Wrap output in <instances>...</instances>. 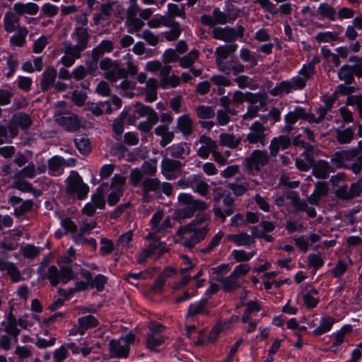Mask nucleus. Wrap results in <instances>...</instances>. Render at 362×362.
I'll return each instance as SVG.
<instances>
[{
	"mask_svg": "<svg viewBox=\"0 0 362 362\" xmlns=\"http://www.w3.org/2000/svg\"><path fill=\"white\" fill-rule=\"evenodd\" d=\"M65 192L69 196H76L78 199L83 200L89 192V187L83 182L82 177L76 171H71L65 180Z\"/></svg>",
	"mask_w": 362,
	"mask_h": 362,
	"instance_id": "obj_4",
	"label": "nucleus"
},
{
	"mask_svg": "<svg viewBox=\"0 0 362 362\" xmlns=\"http://www.w3.org/2000/svg\"><path fill=\"white\" fill-rule=\"evenodd\" d=\"M168 13L173 18H175V17H180L182 19H185L186 16H187L186 13H185V4L178 6L175 4H168Z\"/></svg>",
	"mask_w": 362,
	"mask_h": 362,
	"instance_id": "obj_50",
	"label": "nucleus"
},
{
	"mask_svg": "<svg viewBox=\"0 0 362 362\" xmlns=\"http://www.w3.org/2000/svg\"><path fill=\"white\" fill-rule=\"evenodd\" d=\"M64 48L65 54L72 56L76 59L81 57V52L85 49L78 45H72L71 43H65Z\"/></svg>",
	"mask_w": 362,
	"mask_h": 362,
	"instance_id": "obj_60",
	"label": "nucleus"
},
{
	"mask_svg": "<svg viewBox=\"0 0 362 362\" xmlns=\"http://www.w3.org/2000/svg\"><path fill=\"white\" fill-rule=\"evenodd\" d=\"M199 52L197 49L190 51L187 55L180 59V65L182 68H191L193 64L197 60Z\"/></svg>",
	"mask_w": 362,
	"mask_h": 362,
	"instance_id": "obj_45",
	"label": "nucleus"
},
{
	"mask_svg": "<svg viewBox=\"0 0 362 362\" xmlns=\"http://www.w3.org/2000/svg\"><path fill=\"white\" fill-rule=\"evenodd\" d=\"M228 238L238 246H247L255 243V237L253 235H250L243 232L238 234L230 235Z\"/></svg>",
	"mask_w": 362,
	"mask_h": 362,
	"instance_id": "obj_37",
	"label": "nucleus"
},
{
	"mask_svg": "<svg viewBox=\"0 0 362 362\" xmlns=\"http://www.w3.org/2000/svg\"><path fill=\"white\" fill-rule=\"evenodd\" d=\"M308 263L310 267L317 271L324 265L325 262L319 254H310L308 257Z\"/></svg>",
	"mask_w": 362,
	"mask_h": 362,
	"instance_id": "obj_61",
	"label": "nucleus"
},
{
	"mask_svg": "<svg viewBox=\"0 0 362 362\" xmlns=\"http://www.w3.org/2000/svg\"><path fill=\"white\" fill-rule=\"evenodd\" d=\"M255 4H258L261 8L272 16H276L280 11L282 15H290L292 11L291 4L286 3L281 4L278 8L270 0H254Z\"/></svg>",
	"mask_w": 362,
	"mask_h": 362,
	"instance_id": "obj_12",
	"label": "nucleus"
},
{
	"mask_svg": "<svg viewBox=\"0 0 362 362\" xmlns=\"http://www.w3.org/2000/svg\"><path fill=\"white\" fill-rule=\"evenodd\" d=\"M136 112L139 117L147 116V119H149L151 122L159 120V116L158 113L150 106L145 105L141 103H136L135 104Z\"/></svg>",
	"mask_w": 362,
	"mask_h": 362,
	"instance_id": "obj_32",
	"label": "nucleus"
},
{
	"mask_svg": "<svg viewBox=\"0 0 362 362\" xmlns=\"http://www.w3.org/2000/svg\"><path fill=\"white\" fill-rule=\"evenodd\" d=\"M182 166L180 160L165 158L161 162V172L166 179L171 180L175 177L173 173L180 171Z\"/></svg>",
	"mask_w": 362,
	"mask_h": 362,
	"instance_id": "obj_15",
	"label": "nucleus"
},
{
	"mask_svg": "<svg viewBox=\"0 0 362 362\" xmlns=\"http://www.w3.org/2000/svg\"><path fill=\"white\" fill-rule=\"evenodd\" d=\"M158 86V81L154 78H151L146 81L145 88V100L146 102L152 103L156 100Z\"/></svg>",
	"mask_w": 362,
	"mask_h": 362,
	"instance_id": "obj_33",
	"label": "nucleus"
},
{
	"mask_svg": "<svg viewBox=\"0 0 362 362\" xmlns=\"http://www.w3.org/2000/svg\"><path fill=\"white\" fill-rule=\"evenodd\" d=\"M170 28L171 29L169 31L163 33V35L167 41L176 40L180 37L182 32L180 24L177 23Z\"/></svg>",
	"mask_w": 362,
	"mask_h": 362,
	"instance_id": "obj_56",
	"label": "nucleus"
},
{
	"mask_svg": "<svg viewBox=\"0 0 362 362\" xmlns=\"http://www.w3.org/2000/svg\"><path fill=\"white\" fill-rule=\"evenodd\" d=\"M125 184L126 177L116 174L111 179L110 189L116 191L124 190Z\"/></svg>",
	"mask_w": 362,
	"mask_h": 362,
	"instance_id": "obj_58",
	"label": "nucleus"
},
{
	"mask_svg": "<svg viewBox=\"0 0 362 362\" xmlns=\"http://www.w3.org/2000/svg\"><path fill=\"white\" fill-rule=\"evenodd\" d=\"M97 226L96 221H93L90 223H83L80 228L79 232L77 234L73 235V239L75 242L81 240L83 235L89 234Z\"/></svg>",
	"mask_w": 362,
	"mask_h": 362,
	"instance_id": "obj_51",
	"label": "nucleus"
},
{
	"mask_svg": "<svg viewBox=\"0 0 362 362\" xmlns=\"http://www.w3.org/2000/svg\"><path fill=\"white\" fill-rule=\"evenodd\" d=\"M28 33V29L25 27L19 28L17 34L11 37V43L18 47L23 46Z\"/></svg>",
	"mask_w": 362,
	"mask_h": 362,
	"instance_id": "obj_52",
	"label": "nucleus"
},
{
	"mask_svg": "<svg viewBox=\"0 0 362 362\" xmlns=\"http://www.w3.org/2000/svg\"><path fill=\"white\" fill-rule=\"evenodd\" d=\"M223 203L224 206L223 211L219 206H214L213 211L216 218H219L222 223H224L226 216L232 215L235 211L236 208L235 199L230 194L226 195L223 199Z\"/></svg>",
	"mask_w": 362,
	"mask_h": 362,
	"instance_id": "obj_13",
	"label": "nucleus"
},
{
	"mask_svg": "<svg viewBox=\"0 0 362 362\" xmlns=\"http://www.w3.org/2000/svg\"><path fill=\"white\" fill-rule=\"evenodd\" d=\"M223 236H224V233L222 231H219L212 238L210 243L206 247L200 250V252L204 254L210 253L211 251L214 250V249L216 246H218L220 244Z\"/></svg>",
	"mask_w": 362,
	"mask_h": 362,
	"instance_id": "obj_55",
	"label": "nucleus"
},
{
	"mask_svg": "<svg viewBox=\"0 0 362 362\" xmlns=\"http://www.w3.org/2000/svg\"><path fill=\"white\" fill-rule=\"evenodd\" d=\"M230 323V321L217 322L211 330L207 337V341L214 343L218 338L220 333L229 327Z\"/></svg>",
	"mask_w": 362,
	"mask_h": 362,
	"instance_id": "obj_39",
	"label": "nucleus"
},
{
	"mask_svg": "<svg viewBox=\"0 0 362 362\" xmlns=\"http://www.w3.org/2000/svg\"><path fill=\"white\" fill-rule=\"evenodd\" d=\"M335 139L340 144H350L354 139V132L351 127L344 129H336Z\"/></svg>",
	"mask_w": 362,
	"mask_h": 362,
	"instance_id": "obj_35",
	"label": "nucleus"
},
{
	"mask_svg": "<svg viewBox=\"0 0 362 362\" xmlns=\"http://www.w3.org/2000/svg\"><path fill=\"white\" fill-rule=\"evenodd\" d=\"M114 49V44L111 40H104L91 52V57L100 59L105 53L111 52Z\"/></svg>",
	"mask_w": 362,
	"mask_h": 362,
	"instance_id": "obj_30",
	"label": "nucleus"
},
{
	"mask_svg": "<svg viewBox=\"0 0 362 362\" xmlns=\"http://www.w3.org/2000/svg\"><path fill=\"white\" fill-rule=\"evenodd\" d=\"M45 277L52 286H57L59 283L66 284L75 279V274L69 266H62L59 269L54 265L48 267Z\"/></svg>",
	"mask_w": 362,
	"mask_h": 362,
	"instance_id": "obj_5",
	"label": "nucleus"
},
{
	"mask_svg": "<svg viewBox=\"0 0 362 362\" xmlns=\"http://www.w3.org/2000/svg\"><path fill=\"white\" fill-rule=\"evenodd\" d=\"M100 68L105 71L104 77L110 82H116L122 78L128 76L127 70L110 58L103 59L100 62Z\"/></svg>",
	"mask_w": 362,
	"mask_h": 362,
	"instance_id": "obj_6",
	"label": "nucleus"
},
{
	"mask_svg": "<svg viewBox=\"0 0 362 362\" xmlns=\"http://www.w3.org/2000/svg\"><path fill=\"white\" fill-rule=\"evenodd\" d=\"M142 187V200L148 202L151 199V193L160 194L162 191L167 197L173 194V188L170 182H161L157 177H146L141 184Z\"/></svg>",
	"mask_w": 362,
	"mask_h": 362,
	"instance_id": "obj_3",
	"label": "nucleus"
},
{
	"mask_svg": "<svg viewBox=\"0 0 362 362\" xmlns=\"http://www.w3.org/2000/svg\"><path fill=\"white\" fill-rule=\"evenodd\" d=\"M298 119L306 120L308 122V112L302 107H296L293 111L289 112L285 117L286 123L294 124Z\"/></svg>",
	"mask_w": 362,
	"mask_h": 362,
	"instance_id": "obj_36",
	"label": "nucleus"
},
{
	"mask_svg": "<svg viewBox=\"0 0 362 362\" xmlns=\"http://www.w3.org/2000/svg\"><path fill=\"white\" fill-rule=\"evenodd\" d=\"M220 145L230 148H237L241 143V137H236L233 134L222 133L220 134Z\"/></svg>",
	"mask_w": 362,
	"mask_h": 362,
	"instance_id": "obj_38",
	"label": "nucleus"
},
{
	"mask_svg": "<svg viewBox=\"0 0 362 362\" xmlns=\"http://www.w3.org/2000/svg\"><path fill=\"white\" fill-rule=\"evenodd\" d=\"M331 162L338 168H348L354 174H359L362 170V154L359 145L334 152L331 156Z\"/></svg>",
	"mask_w": 362,
	"mask_h": 362,
	"instance_id": "obj_1",
	"label": "nucleus"
},
{
	"mask_svg": "<svg viewBox=\"0 0 362 362\" xmlns=\"http://www.w3.org/2000/svg\"><path fill=\"white\" fill-rule=\"evenodd\" d=\"M240 57L244 62H249L251 67L258 64L259 55L253 54L250 49L243 48L240 52Z\"/></svg>",
	"mask_w": 362,
	"mask_h": 362,
	"instance_id": "obj_47",
	"label": "nucleus"
},
{
	"mask_svg": "<svg viewBox=\"0 0 362 362\" xmlns=\"http://www.w3.org/2000/svg\"><path fill=\"white\" fill-rule=\"evenodd\" d=\"M127 117L125 112H122L121 115L117 117L112 124V130L117 136H121L124 131V122Z\"/></svg>",
	"mask_w": 362,
	"mask_h": 362,
	"instance_id": "obj_59",
	"label": "nucleus"
},
{
	"mask_svg": "<svg viewBox=\"0 0 362 362\" xmlns=\"http://www.w3.org/2000/svg\"><path fill=\"white\" fill-rule=\"evenodd\" d=\"M55 122L68 132H76L81 127L77 115L71 112L63 117H58Z\"/></svg>",
	"mask_w": 362,
	"mask_h": 362,
	"instance_id": "obj_17",
	"label": "nucleus"
},
{
	"mask_svg": "<svg viewBox=\"0 0 362 362\" xmlns=\"http://www.w3.org/2000/svg\"><path fill=\"white\" fill-rule=\"evenodd\" d=\"M74 35L77 38V44L81 48L86 49L88 44L89 34L87 28L83 27H77L75 29Z\"/></svg>",
	"mask_w": 362,
	"mask_h": 362,
	"instance_id": "obj_43",
	"label": "nucleus"
},
{
	"mask_svg": "<svg viewBox=\"0 0 362 362\" xmlns=\"http://www.w3.org/2000/svg\"><path fill=\"white\" fill-rule=\"evenodd\" d=\"M11 119L12 122L23 130L28 129L33 124L30 116L23 112L13 114Z\"/></svg>",
	"mask_w": 362,
	"mask_h": 362,
	"instance_id": "obj_34",
	"label": "nucleus"
},
{
	"mask_svg": "<svg viewBox=\"0 0 362 362\" xmlns=\"http://www.w3.org/2000/svg\"><path fill=\"white\" fill-rule=\"evenodd\" d=\"M57 76V70L52 66L47 68L42 74L40 87L42 91H47L54 86Z\"/></svg>",
	"mask_w": 362,
	"mask_h": 362,
	"instance_id": "obj_24",
	"label": "nucleus"
},
{
	"mask_svg": "<svg viewBox=\"0 0 362 362\" xmlns=\"http://www.w3.org/2000/svg\"><path fill=\"white\" fill-rule=\"evenodd\" d=\"M64 158L54 156L47 161V168L49 173L52 176L60 175L63 173Z\"/></svg>",
	"mask_w": 362,
	"mask_h": 362,
	"instance_id": "obj_29",
	"label": "nucleus"
},
{
	"mask_svg": "<svg viewBox=\"0 0 362 362\" xmlns=\"http://www.w3.org/2000/svg\"><path fill=\"white\" fill-rule=\"evenodd\" d=\"M269 129L260 122H255L249 128V132L245 137V141L249 144L264 146L267 144Z\"/></svg>",
	"mask_w": 362,
	"mask_h": 362,
	"instance_id": "obj_8",
	"label": "nucleus"
},
{
	"mask_svg": "<svg viewBox=\"0 0 362 362\" xmlns=\"http://www.w3.org/2000/svg\"><path fill=\"white\" fill-rule=\"evenodd\" d=\"M39 6L33 2L22 3L17 2L13 5V11L18 16L30 15L35 16L39 11Z\"/></svg>",
	"mask_w": 362,
	"mask_h": 362,
	"instance_id": "obj_21",
	"label": "nucleus"
},
{
	"mask_svg": "<svg viewBox=\"0 0 362 362\" xmlns=\"http://www.w3.org/2000/svg\"><path fill=\"white\" fill-rule=\"evenodd\" d=\"M197 116L202 119H211L215 116V111L212 107L201 105L195 109Z\"/></svg>",
	"mask_w": 362,
	"mask_h": 362,
	"instance_id": "obj_49",
	"label": "nucleus"
},
{
	"mask_svg": "<svg viewBox=\"0 0 362 362\" xmlns=\"http://www.w3.org/2000/svg\"><path fill=\"white\" fill-rule=\"evenodd\" d=\"M270 155L266 150L255 149L243 160V165L250 173L259 172L269 163Z\"/></svg>",
	"mask_w": 362,
	"mask_h": 362,
	"instance_id": "obj_7",
	"label": "nucleus"
},
{
	"mask_svg": "<svg viewBox=\"0 0 362 362\" xmlns=\"http://www.w3.org/2000/svg\"><path fill=\"white\" fill-rule=\"evenodd\" d=\"M244 28L241 25L236 30L230 27H214L212 30V36L216 40H223L226 42H232L238 37H243Z\"/></svg>",
	"mask_w": 362,
	"mask_h": 362,
	"instance_id": "obj_9",
	"label": "nucleus"
},
{
	"mask_svg": "<svg viewBox=\"0 0 362 362\" xmlns=\"http://www.w3.org/2000/svg\"><path fill=\"white\" fill-rule=\"evenodd\" d=\"M216 281L222 284L223 289L226 292H232L241 286L240 279L236 277L233 273L228 277L217 276Z\"/></svg>",
	"mask_w": 362,
	"mask_h": 362,
	"instance_id": "obj_20",
	"label": "nucleus"
},
{
	"mask_svg": "<svg viewBox=\"0 0 362 362\" xmlns=\"http://www.w3.org/2000/svg\"><path fill=\"white\" fill-rule=\"evenodd\" d=\"M33 202L32 200H25L18 207L14 209V215L20 217L25 213L30 211L33 207Z\"/></svg>",
	"mask_w": 362,
	"mask_h": 362,
	"instance_id": "obj_62",
	"label": "nucleus"
},
{
	"mask_svg": "<svg viewBox=\"0 0 362 362\" xmlns=\"http://www.w3.org/2000/svg\"><path fill=\"white\" fill-rule=\"evenodd\" d=\"M0 271H6L13 282L21 280V274L14 263L0 259Z\"/></svg>",
	"mask_w": 362,
	"mask_h": 362,
	"instance_id": "obj_25",
	"label": "nucleus"
},
{
	"mask_svg": "<svg viewBox=\"0 0 362 362\" xmlns=\"http://www.w3.org/2000/svg\"><path fill=\"white\" fill-rule=\"evenodd\" d=\"M110 351L117 358H126L129 355V347L127 344H122L121 340H111L109 343Z\"/></svg>",
	"mask_w": 362,
	"mask_h": 362,
	"instance_id": "obj_31",
	"label": "nucleus"
},
{
	"mask_svg": "<svg viewBox=\"0 0 362 362\" xmlns=\"http://www.w3.org/2000/svg\"><path fill=\"white\" fill-rule=\"evenodd\" d=\"M75 146L83 155H88L90 151L89 139L85 136H79L74 140Z\"/></svg>",
	"mask_w": 362,
	"mask_h": 362,
	"instance_id": "obj_46",
	"label": "nucleus"
},
{
	"mask_svg": "<svg viewBox=\"0 0 362 362\" xmlns=\"http://www.w3.org/2000/svg\"><path fill=\"white\" fill-rule=\"evenodd\" d=\"M209 230V228L208 225H206L199 228V230L195 233V234L190 235L189 237H187V235L181 236L183 239V245L188 248L194 247L196 244L205 238Z\"/></svg>",
	"mask_w": 362,
	"mask_h": 362,
	"instance_id": "obj_19",
	"label": "nucleus"
},
{
	"mask_svg": "<svg viewBox=\"0 0 362 362\" xmlns=\"http://www.w3.org/2000/svg\"><path fill=\"white\" fill-rule=\"evenodd\" d=\"M69 110L67 109V104L64 101L58 102L54 107V119L57 121L58 117H63L69 113Z\"/></svg>",
	"mask_w": 362,
	"mask_h": 362,
	"instance_id": "obj_63",
	"label": "nucleus"
},
{
	"mask_svg": "<svg viewBox=\"0 0 362 362\" xmlns=\"http://www.w3.org/2000/svg\"><path fill=\"white\" fill-rule=\"evenodd\" d=\"M293 90V83L290 81H284L270 90V94L273 96L280 95L283 93H289Z\"/></svg>",
	"mask_w": 362,
	"mask_h": 362,
	"instance_id": "obj_41",
	"label": "nucleus"
},
{
	"mask_svg": "<svg viewBox=\"0 0 362 362\" xmlns=\"http://www.w3.org/2000/svg\"><path fill=\"white\" fill-rule=\"evenodd\" d=\"M98 325L99 321L95 316L92 315L83 316L78 319L77 331L72 330V333L74 334L79 333L81 335H83L88 329L96 327Z\"/></svg>",
	"mask_w": 362,
	"mask_h": 362,
	"instance_id": "obj_18",
	"label": "nucleus"
},
{
	"mask_svg": "<svg viewBox=\"0 0 362 362\" xmlns=\"http://www.w3.org/2000/svg\"><path fill=\"white\" fill-rule=\"evenodd\" d=\"M335 320L331 316H327L322 319L320 326L313 331L315 336H320L329 331L334 324Z\"/></svg>",
	"mask_w": 362,
	"mask_h": 362,
	"instance_id": "obj_44",
	"label": "nucleus"
},
{
	"mask_svg": "<svg viewBox=\"0 0 362 362\" xmlns=\"http://www.w3.org/2000/svg\"><path fill=\"white\" fill-rule=\"evenodd\" d=\"M311 166L313 167V175L320 179L327 178L329 172L333 171L329 163L323 160H318L317 163L314 162Z\"/></svg>",
	"mask_w": 362,
	"mask_h": 362,
	"instance_id": "obj_27",
	"label": "nucleus"
},
{
	"mask_svg": "<svg viewBox=\"0 0 362 362\" xmlns=\"http://www.w3.org/2000/svg\"><path fill=\"white\" fill-rule=\"evenodd\" d=\"M179 207L174 213V219L178 221L191 218L197 211L203 212L208 209L209 204L201 199H194L187 193H181L177 197Z\"/></svg>",
	"mask_w": 362,
	"mask_h": 362,
	"instance_id": "obj_2",
	"label": "nucleus"
},
{
	"mask_svg": "<svg viewBox=\"0 0 362 362\" xmlns=\"http://www.w3.org/2000/svg\"><path fill=\"white\" fill-rule=\"evenodd\" d=\"M338 76L341 80H344L346 84H351L354 81V77L352 74L351 65L342 66L338 72Z\"/></svg>",
	"mask_w": 362,
	"mask_h": 362,
	"instance_id": "obj_53",
	"label": "nucleus"
},
{
	"mask_svg": "<svg viewBox=\"0 0 362 362\" xmlns=\"http://www.w3.org/2000/svg\"><path fill=\"white\" fill-rule=\"evenodd\" d=\"M193 120L189 115H183L177 118L176 129L185 136H190L193 132Z\"/></svg>",
	"mask_w": 362,
	"mask_h": 362,
	"instance_id": "obj_22",
	"label": "nucleus"
},
{
	"mask_svg": "<svg viewBox=\"0 0 362 362\" xmlns=\"http://www.w3.org/2000/svg\"><path fill=\"white\" fill-rule=\"evenodd\" d=\"M206 305V299H202L198 303L191 304L188 308L187 317H194L198 314H208L205 309Z\"/></svg>",
	"mask_w": 362,
	"mask_h": 362,
	"instance_id": "obj_42",
	"label": "nucleus"
},
{
	"mask_svg": "<svg viewBox=\"0 0 362 362\" xmlns=\"http://www.w3.org/2000/svg\"><path fill=\"white\" fill-rule=\"evenodd\" d=\"M319 15L331 21L335 20L336 10L327 3L321 4L317 9Z\"/></svg>",
	"mask_w": 362,
	"mask_h": 362,
	"instance_id": "obj_48",
	"label": "nucleus"
},
{
	"mask_svg": "<svg viewBox=\"0 0 362 362\" xmlns=\"http://www.w3.org/2000/svg\"><path fill=\"white\" fill-rule=\"evenodd\" d=\"M4 27L6 32L13 33L18 30L20 26V18L15 12L8 11L4 15Z\"/></svg>",
	"mask_w": 362,
	"mask_h": 362,
	"instance_id": "obj_26",
	"label": "nucleus"
},
{
	"mask_svg": "<svg viewBox=\"0 0 362 362\" xmlns=\"http://www.w3.org/2000/svg\"><path fill=\"white\" fill-rule=\"evenodd\" d=\"M12 186L23 192H31L33 189L32 184L24 179L13 177Z\"/></svg>",
	"mask_w": 362,
	"mask_h": 362,
	"instance_id": "obj_54",
	"label": "nucleus"
},
{
	"mask_svg": "<svg viewBox=\"0 0 362 362\" xmlns=\"http://www.w3.org/2000/svg\"><path fill=\"white\" fill-rule=\"evenodd\" d=\"M165 338L163 336H156L153 334H149L146 339V346L151 350H155L157 346L165 342Z\"/></svg>",
	"mask_w": 362,
	"mask_h": 362,
	"instance_id": "obj_57",
	"label": "nucleus"
},
{
	"mask_svg": "<svg viewBox=\"0 0 362 362\" xmlns=\"http://www.w3.org/2000/svg\"><path fill=\"white\" fill-rule=\"evenodd\" d=\"M144 177V173L139 168L132 170L129 175V183L134 187H138Z\"/></svg>",
	"mask_w": 362,
	"mask_h": 362,
	"instance_id": "obj_64",
	"label": "nucleus"
},
{
	"mask_svg": "<svg viewBox=\"0 0 362 362\" xmlns=\"http://www.w3.org/2000/svg\"><path fill=\"white\" fill-rule=\"evenodd\" d=\"M154 132L157 136H161L160 145L162 147H165L168 144L171 143L175 137L174 132H169V127L165 124H161L156 127Z\"/></svg>",
	"mask_w": 362,
	"mask_h": 362,
	"instance_id": "obj_28",
	"label": "nucleus"
},
{
	"mask_svg": "<svg viewBox=\"0 0 362 362\" xmlns=\"http://www.w3.org/2000/svg\"><path fill=\"white\" fill-rule=\"evenodd\" d=\"M212 14V16L202 15L200 17L201 23L204 25L214 28L217 24L224 25L235 20L230 18L228 13L221 11L218 8H215Z\"/></svg>",
	"mask_w": 362,
	"mask_h": 362,
	"instance_id": "obj_11",
	"label": "nucleus"
},
{
	"mask_svg": "<svg viewBox=\"0 0 362 362\" xmlns=\"http://www.w3.org/2000/svg\"><path fill=\"white\" fill-rule=\"evenodd\" d=\"M329 190V188L327 182H317L313 194L308 198V202L310 204L318 205L321 199L327 196Z\"/></svg>",
	"mask_w": 362,
	"mask_h": 362,
	"instance_id": "obj_16",
	"label": "nucleus"
},
{
	"mask_svg": "<svg viewBox=\"0 0 362 362\" xmlns=\"http://www.w3.org/2000/svg\"><path fill=\"white\" fill-rule=\"evenodd\" d=\"M238 48L236 44L225 45L218 47L215 51L216 64L218 69L223 73L229 72V66L225 62L230 54L234 53Z\"/></svg>",
	"mask_w": 362,
	"mask_h": 362,
	"instance_id": "obj_10",
	"label": "nucleus"
},
{
	"mask_svg": "<svg viewBox=\"0 0 362 362\" xmlns=\"http://www.w3.org/2000/svg\"><path fill=\"white\" fill-rule=\"evenodd\" d=\"M291 146V139L288 135H279L274 137L269 146V155L272 158H276L279 151L288 148Z\"/></svg>",
	"mask_w": 362,
	"mask_h": 362,
	"instance_id": "obj_14",
	"label": "nucleus"
},
{
	"mask_svg": "<svg viewBox=\"0 0 362 362\" xmlns=\"http://www.w3.org/2000/svg\"><path fill=\"white\" fill-rule=\"evenodd\" d=\"M36 174V168L35 165L30 162L28 165L21 170H18L16 172L13 177L24 179L26 178L32 179L35 176Z\"/></svg>",
	"mask_w": 362,
	"mask_h": 362,
	"instance_id": "obj_40",
	"label": "nucleus"
},
{
	"mask_svg": "<svg viewBox=\"0 0 362 362\" xmlns=\"http://www.w3.org/2000/svg\"><path fill=\"white\" fill-rule=\"evenodd\" d=\"M109 185L107 182L101 184L91 196L92 204L99 209L105 208V193L108 188Z\"/></svg>",
	"mask_w": 362,
	"mask_h": 362,
	"instance_id": "obj_23",
	"label": "nucleus"
}]
</instances>
